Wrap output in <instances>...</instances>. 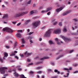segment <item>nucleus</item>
<instances>
[{
    "label": "nucleus",
    "mask_w": 78,
    "mask_h": 78,
    "mask_svg": "<svg viewBox=\"0 0 78 78\" xmlns=\"http://www.w3.org/2000/svg\"><path fill=\"white\" fill-rule=\"evenodd\" d=\"M21 24V23H18L17 25V26H20V24Z\"/></svg>",
    "instance_id": "nucleus-45"
},
{
    "label": "nucleus",
    "mask_w": 78,
    "mask_h": 78,
    "mask_svg": "<svg viewBox=\"0 0 78 78\" xmlns=\"http://www.w3.org/2000/svg\"><path fill=\"white\" fill-rule=\"evenodd\" d=\"M30 73H31L32 74H33L34 73V72L32 71H30Z\"/></svg>",
    "instance_id": "nucleus-48"
},
{
    "label": "nucleus",
    "mask_w": 78,
    "mask_h": 78,
    "mask_svg": "<svg viewBox=\"0 0 78 78\" xmlns=\"http://www.w3.org/2000/svg\"><path fill=\"white\" fill-rule=\"evenodd\" d=\"M29 42H30V43H31L32 44H33V41H32V40L31 39H30Z\"/></svg>",
    "instance_id": "nucleus-39"
},
{
    "label": "nucleus",
    "mask_w": 78,
    "mask_h": 78,
    "mask_svg": "<svg viewBox=\"0 0 78 78\" xmlns=\"http://www.w3.org/2000/svg\"><path fill=\"white\" fill-rule=\"evenodd\" d=\"M55 40V41H56V42H57V44H58V45H59V44H60V42H58V38H56Z\"/></svg>",
    "instance_id": "nucleus-18"
},
{
    "label": "nucleus",
    "mask_w": 78,
    "mask_h": 78,
    "mask_svg": "<svg viewBox=\"0 0 78 78\" xmlns=\"http://www.w3.org/2000/svg\"><path fill=\"white\" fill-rule=\"evenodd\" d=\"M39 23V21H36L32 23L33 27H37L38 26Z\"/></svg>",
    "instance_id": "nucleus-5"
},
{
    "label": "nucleus",
    "mask_w": 78,
    "mask_h": 78,
    "mask_svg": "<svg viewBox=\"0 0 78 78\" xmlns=\"http://www.w3.org/2000/svg\"><path fill=\"white\" fill-rule=\"evenodd\" d=\"M42 40V38H40L39 39V41H41Z\"/></svg>",
    "instance_id": "nucleus-63"
},
{
    "label": "nucleus",
    "mask_w": 78,
    "mask_h": 78,
    "mask_svg": "<svg viewBox=\"0 0 78 78\" xmlns=\"http://www.w3.org/2000/svg\"><path fill=\"white\" fill-rule=\"evenodd\" d=\"M8 14H5L2 17V19H5V18H7L8 17Z\"/></svg>",
    "instance_id": "nucleus-16"
},
{
    "label": "nucleus",
    "mask_w": 78,
    "mask_h": 78,
    "mask_svg": "<svg viewBox=\"0 0 78 78\" xmlns=\"http://www.w3.org/2000/svg\"><path fill=\"white\" fill-rule=\"evenodd\" d=\"M58 25L60 27H61L62 25V22H59L58 23Z\"/></svg>",
    "instance_id": "nucleus-29"
},
{
    "label": "nucleus",
    "mask_w": 78,
    "mask_h": 78,
    "mask_svg": "<svg viewBox=\"0 0 78 78\" xmlns=\"http://www.w3.org/2000/svg\"><path fill=\"white\" fill-rule=\"evenodd\" d=\"M58 78V76H52L51 77V78Z\"/></svg>",
    "instance_id": "nucleus-33"
},
{
    "label": "nucleus",
    "mask_w": 78,
    "mask_h": 78,
    "mask_svg": "<svg viewBox=\"0 0 78 78\" xmlns=\"http://www.w3.org/2000/svg\"><path fill=\"white\" fill-rule=\"evenodd\" d=\"M58 71V70H57V69L54 70V72H55V73H57Z\"/></svg>",
    "instance_id": "nucleus-38"
},
{
    "label": "nucleus",
    "mask_w": 78,
    "mask_h": 78,
    "mask_svg": "<svg viewBox=\"0 0 78 78\" xmlns=\"http://www.w3.org/2000/svg\"><path fill=\"white\" fill-rule=\"evenodd\" d=\"M48 72H51V69H48Z\"/></svg>",
    "instance_id": "nucleus-54"
},
{
    "label": "nucleus",
    "mask_w": 78,
    "mask_h": 78,
    "mask_svg": "<svg viewBox=\"0 0 78 78\" xmlns=\"http://www.w3.org/2000/svg\"><path fill=\"white\" fill-rule=\"evenodd\" d=\"M33 63H31L29 64V65L30 66H31V65H33Z\"/></svg>",
    "instance_id": "nucleus-60"
},
{
    "label": "nucleus",
    "mask_w": 78,
    "mask_h": 78,
    "mask_svg": "<svg viewBox=\"0 0 78 78\" xmlns=\"http://www.w3.org/2000/svg\"><path fill=\"white\" fill-rule=\"evenodd\" d=\"M54 33L55 34H59L61 33V30L60 29H57L54 31Z\"/></svg>",
    "instance_id": "nucleus-10"
},
{
    "label": "nucleus",
    "mask_w": 78,
    "mask_h": 78,
    "mask_svg": "<svg viewBox=\"0 0 78 78\" xmlns=\"http://www.w3.org/2000/svg\"><path fill=\"white\" fill-rule=\"evenodd\" d=\"M18 31L19 32H22V30H18Z\"/></svg>",
    "instance_id": "nucleus-53"
},
{
    "label": "nucleus",
    "mask_w": 78,
    "mask_h": 78,
    "mask_svg": "<svg viewBox=\"0 0 78 78\" xmlns=\"http://www.w3.org/2000/svg\"><path fill=\"white\" fill-rule=\"evenodd\" d=\"M51 21L52 22H53V23L54 22H55V19H52L51 20Z\"/></svg>",
    "instance_id": "nucleus-36"
},
{
    "label": "nucleus",
    "mask_w": 78,
    "mask_h": 78,
    "mask_svg": "<svg viewBox=\"0 0 78 78\" xmlns=\"http://www.w3.org/2000/svg\"><path fill=\"white\" fill-rule=\"evenodd\" d=\"M17 36L18 37H21V34L20 33L17 34Z\"/></svg>",
    "instance_id": "nucleus-21"
},
{
    "label": "nucleus",
    "mask_w": 78,
    "mask_h": 78,
    "mask_svg": "<svg viewBox=\"0 0 78 78\" xmlns=\"http://www.w3.org/2000/svg\"><path fill=\"white\" fill-rule=\"evenodd\" d=\"M4 58H3V59H5V58L6 57H8V54L6 52H5L4 54Z\"/></svg>",
    "instance_id": "nucleus-13"
},
{
    "label": "nucleus",
    "mask_w": 78,
    "mask_h": 78,
    "mask_svg": "<svg viewBox=\"0 0 78 78\" xmlns=\"http://www.w3.org/2000/svg\"><path fill=\"white\" fill-rule=\"evenodd\" d=\"M70 12H71V10H68L66 12L63 13L62 14V15L63 16H66V15H67V14H69V13H70Z\"/></svg>",
    "instance_id": "nucleus-7"
},
{
    "label": "nucleus",
    "mask_w": 78,
    "mask_h": 78,
    "mask_svg": "<svg viewBox=\"0 0 78 78\" xmlns=\"http://www.w3.org/2000/svg\"><path fill=\"white\" fill-rule=\"evenodd\" d=\"M5 70H8V68L6 67H3L0 68V71L1 73L4 74L5 73Z\"/></svg>",
    "instance_id": "nucleus-3"
},
{
    "label": "nucleus",
    "mask_w": 78,
    "mask_h": 78,
    "mask_svg": "<svg viewBox=\"0 0 78 78\" xmlns=\"http://www.w3.org/2000/svg\"><path fill=\"white\" fill-rule=\"evenodd\" d=\"M48 42H49V44H53V41H51L49 40L48 41Z\"/></svg>",
    "instance_id": "nucleus-26"
},
{
    "label": "nucleus",
    "mask_w": 78,
    "mask_h": 78,
    "mask_svg": "<svg viewBox=\"0 0 78 78\" xmlns=\"http://www.w3.org/2000/svg\"><path fill=\"white\" fill-rule=\"evenodd\" d=\"M28 13V12L27 11H25L24 12H21L16 15V16L20 17V16H24L25 14H27Z\"/></svg>",
    "instance_id": "nucleus-1"
},
{
    "label": "nucleus",
    "mask_w": 78,
    "mask_h": 78,
    "mask_svg": "<svg viewBox=\"0 0 78 78\" xmlns=\"http://www.w3.org/2000/svg\"><path fill=\"white\" fill-rule=\"evenodd\" d=\"M51 8H48L47 9V10H46V12H48V11H50V10H51Z\"/></svg>",
    "instance_id": "nucleus-23"
},
{
    "label": "nucleus",
    "mask_w": 78,
    "mask_h": 78,
    "mask_svg": "<svg viewBox=\"0 0 78 78\" xmlns=\"http://www.w3.org/2000/svg\"><path fill=\"white\" fill-rule=\"evenodd\" d=\"M41 73H42V71H39L37 72V74H41Z\"/></svg>",
    "instance_id": "nucleus-34"
},
{
    "label": "nucleus",
    "mask_w": 78,
    "mask_h": 78,
    "mask_svg": "<svg viewBox=\"0 0 78 78\" xmlns=\"http://www.w3.org/2000/svg\"><path fill=\"white\" fill-rule=\"evenodd\" d=\"M51 34V30H49L47 32L45 33V36L46 37H49L50 36V34Z\"/></svg>",
    "instance_id": "nucleus-4"
},
{
    "label": "nucleus",
    "mask_w": 78,
    "mask_h": 78,
    "mask_svg": "<svg viewBox=\"0 0 78 78\" xmlns=\"http://www.w3.org/2000/svg\"><path fill=\"white\" fill-rule=\"evenodd\" d=\"M35 6H36V4H34L33 5V7H35Z\"/></svg>",
    "instance_id": "nucleus-62"
},
{
    "label": "nucleus",
    "mask_w": 78,
    "mask_h": 78,
    "mask_svg": "<svg viewBox=\"0 0 78 78\" xmlns=\"http://www.w3.org/2000/svg\"><path fill=\"white\" fill-rule=\"evenodd\" d=\"M2 30L3 31H6L7 33H12V32H13L12 30L8 27H6L3 28Z\"/></svg>",
    "instance_id": "nucleus-2"
},
{
    "label": "nucleus",
    "mask_w": 78,
    "mask_h": 78,
    "mask_svg": "<svg viewBox=\"0 0 78 78\" xmlns=\"http://www.w3.org/2000/svg\"><path fill=\"white\" fill-rule=\"evenodd\" d=\"M73 20L74 22H77L78 21V20H77V19H76V18L73 19Z\"/></svg>",
    "instance_id": "nucleus-27"
},
{
    "label": "nucleus",
    "mask_w": 78,
    "mask_h": 78,
    "mask_svg": "<svg viewBox=\"0 0 78 78\" xmlns=\"http://www.w3.org/2000/svg\"><path fill=\"white\" fill-rule=\"evenodd\" d=\"M72 34V35H73L74 36H75V35H77V34H78L76 33H73Z\"/></svg>",
    "instance_id": "nucleus-32"
},
{
    "label": "nucleus",
    "mask_w": 78,
    "mask_h": 78,
    "mask_svg": "<svg viewBox=\"0 0 78 78\" xmlns=\"http://www.w3.org/2000/svg\"><path fill=\"white\" fill-rule=\"evenodd\" d=\"M51 65H52V66H55V63H54V62H51Z\"/></svg>",
    "instance_id": "nucleus-43"
},
{
    "label": "nucleus",
    "mask_w": 78,
    "mask_h": 78,
    "mask_svg": "<svg viewBox=\"0 0 78 78\" xmlns=\"http://www.w3.org/2000/svg\"><path fill=\"white\" fill-rule=\"evenodd\" d=\"M14 74H15V76L16 77H18L19 76V74L18 73H15Z\"/></svg>",
    "instance_id": "nucleus-24"
},
{
    "label": "nucleus",
    "mask_w": 78,
    "mask_h": 78,
    "mask_svg": "<svg viewBox=\"0 0 78 78\" xmlns=\"http://www.w3.org/2000/svg\"><path fill=\"white\" fill-rule=\"evenodd\" d=\"M64 70H67V72H68V73H69L70 72L69 69L67 68H64Z\"/></svg>",
    "instance_id": "nucleus-25"
},
{
    "label": "nucleus",
    "mask_w": 78,
    "mask_h": 78,
    "mask_svg": "<svg viewBox=\"0 0 78 78\" xmlns=\"http://www.w3.org/2000/svg\"><path fill=\"white\" fill-rule=\"evenodd\" d=\"M20 77L21 78H27L25 76L23 75L22 74L20 75Z\"/></svg>",
    "instance_id": "nucleus-20"
},
{
    "label": "nucleus",
    "mask_w": 78,
    "mask_h": 78,
    "mask_svg": "<svg viewBox=\"0 0 78 78\" xmlns=\"http://www.w3.org/2000/svg\"><path fill=\"white\" fill-rule=\"evenodd\" d=\"M50 13V12H49L47 13V15H49Z\"/></svg>",
    "instance_id": "nucleus-55"
},
{
    "label": "nucleus",
    "mask_w": 78,
    "mask_h": 78,
    "mask_svg": "<svg viewBox=\"0 0 78 78\" xmlns=\"http://www.w3.org/2000/svg\"><path fill=\"white\" fill-rule=\"evenodd\" d=\"M41 13H44V12H47V11H44V10H43L41 11Z\"/></svg>",
    "instance_id": "nucleus-30"
},
{
    "label": "nucleus",
    "mask_w": 78,
    "mask_h": 78,
    "mask_svg": "<svg viewBox=\"0 0 78 78\" xmlns=\"http://www.w3.org/2000/svg\"><path fill=\"white\" fill-rule=\"evenodd\" d=\"M4 2L5 3H6V4H8V2H6L5 1H4Z\"/></svg>",
    "instance_id": "nucleus-57"
},
{
    "label": "nucleus",
    "mask_w": 78,
    "mask_h": 78,
    "mask_svg": "<svg viewBox=\"0 0 78 78\" xmlns=\"http://www.w3.org/2000/svg\"><path fill=\"white\" fill-rule=\"evenodd\" d=\"M73 51V50H71L69 52V53H72Z\"/></svg>",
    "instance_id": "nucleus-40"
},
{
    "label": "nucleus",
    "mask_w": 78,
    "mask_h": 78,
    "mask_svg": "<svg viewBox=\"0 0 78 78\" xmlns=\"http://www.w3.org/2000/svg\"><path fill=\"white\" fill-rule=\"evenodd\" d=\"M34 33V32H30L29 33V35H31V34H33V33Z\"/></svg>",
    "instance_id": "nucleus-47"
},
{
    "label": "nucleus",
    "mask_w": 78,
    "mask_h": 78,
    "mask_svg": "<svg viewBox=\"0 0 78 78\" xmlns=\"http://www.w3.org/2000/svg\"><path fill=\"white\" fill-rule=\"evenodd\" d=\"M63 8H64L63 7H61L59 9H56V12H59V11H62Z\"/></svg>",
    "instance_id": "nucleus-9"
},
{
    "label": "nucleus",
    "mask_w": 78,
    "mask_h": 78,
    "mask_svg": "<svg viewBox=\"0 0 78 78\" xmlns=\"http://www.w3.org/2000/svg\"><path fill=\"white\" fill-rule=\"evenodd\" d=\"M32 54H33L32 52L28 53V51H26V52L24 53V54L26 55V56L27 57L29 56H30V55H32Z\"/></svg>",
    "instance_id": "nucleus-6"
},
{
    "label": "nucleus",
    "mask_w": 78,
    "mask_h": 78,
    "mask_svg": "<svg viewBox=\"0 0 78 78\" xmlns=\"http://www.w3.org/2000/svg\"><path fill=\"white\" fill-rule=\"evenodd\" d=\"M17 53V51H15L14 52V53Z\"/></svg>",
    "instance_id": "nucleus-64"
},
{
    "label": "nucleus",
    "mask_w": 78,
    "mask_h": 78,
    "mask_svg": "<svg viewBox=\"0 0 78 78\" xmlns=\"http://www.w3.org/2000/svg\"><path fill=\"white\" fill-rule=\"evenodd\" d=\"M26 39L27 40L30 39V36H28L26 37Z\"/></svg>",
    "instance_id": "nucleus-35"
},
{
    "label": "nucleus",
    "mask_w": 78,
    "mask_h": 78,
    "mask_svg": "<svg viewBox=\"0 0 78 78\" xmlns=\"http://www.w3.org/2000/svg\"><path fill=\"white\" fill-rule=\"evenodd\" d=\"M6 38L7 39H9V38H10V37H7Z\"/></svg>",
    "instance_id": "nucleus-61"
},
{
    "label": "nucleus",
    "mask_w": 78,
    "mask_h": 78,
    "mask_svg": "<svg viewBox=\"0 0 78 78\" xmlns=\"http://www.w3.org/2000/svg\"><path fill=\"white\" fill-rule=\"evenodd\" d=\"M27 62H30V59H29V58H28L27 59Z\"/></svg>",
    "instance_id": "nucleus-52"
},
{
    "label": "nucleus",
    "mask_w": 78,
    "mask_h": 78,
    "mask_svg": "<svg viewBox=\"0 0 78 78\" xmlns=\"http://www.w3.org/2000/svg\"><path fill=\"white\" fill-rule=\"evenodd\" d=\"M20 56L21 57V58H23L24 55L23 54H20Z\"/></svg>",
    "instance_id": "nucleus-37"
},
{
    "label": "nucleus",
    "mask_w": 78,
    "mask_h": 78,
    "mask_svg": "<svg viewBox=\"0 0 78 78\" xmlns=\"http://www.w3.org/2000/svg\"><path fill=\"white\" fill-rule=\"evenodd\" d=\"M57 74H59V73H60V72H59V71H58L57 72Z\"/></svg>",
    "instance_id": "nucleus-59"
},
{
    "label": "nucleus",
    "mask_w": 78,
    "mask_h": 78,
    "mask_svg": "<svg viewBox=\"0 0 78 78\" xmlns=\"http://www.w3.org/2000/svg\"><path fill=\"white\" fill-rule=\"evenodd\" d=\"M16 21L12 22V23H13V24H14V25L16 24Z\"/></svg>",
    "instance_id": "nucleus-51"
},
{
    "label": "nucleus",
    "mask_w": 78,
    "mask_h": 78,
    "mask_svg": "<svg viewBox=\"0 0 78 78\" xmlns=\"http://www.w3.org/2000/svg\"><path fill=\"white\" fill-rule=\"evenodd\" d=\"M21 41L23 44H24V43H25V40H24V39H22Z\"/></svg>",
    "instance_id": "nucleus-31"
},
{
    "label": "nucleus",
    "mask_w": 78,
    "mask_h": 78,
    "mask_svg": "<svg viewBox=\"0 0 78 78\" xmlns=\"http://www.w3.org/2000/svg\"><path fill=\"white\" fill-rule=\"evenodd\" d=\"M46 27H44L41 28L42 30H44V29H45Z\"/></svg>",
    "instance_id": "nucleus-46"
},
{
    "label": "nucleus",
    "mask_w": 78,
    "mask_h": 78,
    "mask_svg": "<svg viewBox=\"0 0 78 78\" xmlns=\"http://www.w3.org/2000/svg\"><path fill=\"white\" fill-rule=\"evenodd\" d=\"M78 73V71H76L73 73Z\"/></svg>",
    "instance_id": "nucleus-44"
},
{
    "label": "nucleus",
    "mask_w": 78,
    "mask_h": 78,
    "mask_svg": "<svg viewBox=\"0 0 78 78\" xmlns=\"http://www.w3.org/2000/svg\"><path fill=\"white\" fill-rule=\"evenodd\" d=\"M17 46V43H16L14 44V47H16Z\"/></svg>",
    "instance_id": "nucleus-56"
},
{
    "label": "nucleus",
    "mask_w": 78,
    "mask_h": 78,
    "mask_svg": "<svg viewBox=\"0 0 78 78\" xmlns=\"http://www.w3.org/2000/svg\"><path fill=\"white\" fill-rule=\"evenodd\" d=\"M62 39H64L65 41L66 42H69V41H70V39H69V38H66L64 37H62Z\"/></svg>",
    "instance_id": "nucleus-8"
},
{
    "label": "nucleus",
    "mask_w": 78,
    "mask_h": 78,
    "mask_svg": "<svg viewBox=\"0 0 78 78\" xmlns=\"http://www.w3.org/2000/svg\"><path fill=\"white\" fill-rule=\"evenodd\" d=\"M36 11H37L36 10H33L31 11L30 12V14L31 15H32V14H35V12H36Z\"/></svg>",
    "instance_id": "nucleus-11"
},
{
    "label": "nucleus",
    "mask_w": 78,
    "mask_h": 78,
    "mask_svg": "<svg viewBox=\"0 0 78 78\" xmlns=\"http://www.w3.org/2000/svg\"><path fill=\"white\" fill-rule=\"evenodd\" d=\"M30 22H31V20H26L25 23L26 24H28V23H30Z\"/></svg>",
    "instance_id": "nucleus-17"
},
{
    "label": "nucleus",
    "mask_w": 78,
    "mask_h": 78,
    "mask_svg": "<svg viewBox=\"0 0 78 78\" xmlns=\"http://www.w3.org/2000/svg\"><path fill=\"white\" fill-rule=\"evenodd\" d=\"M78 64L77 63H76L74 65H73L74 67H76V66H77Z\"/></svg>",
    "instance_id": "nucleus-41"
},
{
    "label": "nucleus",
    "mask_w": 78,
    "mask_h": 78,
    "mask_svg": "<svg viewBox=\"0 0 78 78\" xmlns=\"http://www.w3.org/2000/svg\"><path fill=\"white\" fill-rule=\"evenodd\" d=\"M49 58V57L48 56H46L45 57H44L43 58H40V60H44V59H48Z\"/></svg>",
    "instance_id": "nucleus-12"
},
{
    "label": "nucleus",
    "mask_w": 78,
    "mask_h": 78,
    "mask_svg": "<svg viewBox=\"0 0 78 78\" xmlns=\"http://www.w3.org/2000/svg\"><path fill=\"white\" fill-rule=\"evenodd\" d=\"M42 62H37L36 63V65H38V64H41V63H42Z\"/></svg>",
    "instance_id": "nucleus-28"
},
{
    "label": "nucleus",
    "mask_w": 78,
    "mask_h": 78,
    "mask_svg": "<svg viewBox=\"0 0 78 78\" xmlns=\"http://www.w3.org/2000/svg\"><path fill=\"white\" fill-rule=\"evenodd\" d=\"M63 31L64 32H67V29H66V27H64L63 28Z\"/></svg>",
    "instance_id": "nucleus-19"
},
{
    "label": "nucleus",
    "mask_w": 78,
    "mask_h": 78,
    "mask_svg": "<svg viewBox=\"0 0 78 78\" xmlns=\"http://www.w3.org/2000/svg\"><path fill=\"white\" fill-rule=\"evenodd\" d=\"M15 55V53L14 52H12L10 55V56H14Z\"/></svg>",
    "instance_id": "nucleus-22"
},
{
    "label": "nucleus",
    "mask_w": 78,
    "mask_h": 78,
    "mask_svg": "<svg viewBox=\"0 0 78 78\" xmlns=\"http://www.w3.org/2000/svg\"><path fill=\"white\" fill-rule=\"evenodd\" d=\"M42 8H43V7H40L39 8V9H42Z\"/></svg>",
    "instance_id": "nucleus-58"
},
{
    "label": "nucleus",
    "mask_w": 78,
    "mask_h": 78,
    "mask_svg": "<svg viewBox=\"0 0 78 78\" xmlns=\"http://www.w3.org/2000/svg\"><path fill=\"white\" fill-rule=\"evenodd\" d=\"M64 56V55H62L60 56H58V58H56V60H58V59H59L60 58H62V57H63Z\"/></svg>",
    "instance_id": "nucleus-15"
},
{
    "label": "nucleus",
    "mask_w": 78,
    "mask_h": 78,
    "mask_svg": "<svg viewBox=\"0 0 78 78\" xmlns=\"http://www.w3.org/2000/svg\"><path fill=\"white\" fill-rule=\"evenodd\" d=\"M15 58L16 59H19V57L17 56H15Z\"/></svg>",
    "instance_id": "nucleus-42"
},
{
    "label": "nucleus",
    "mask_w": 78,
    "mask_h": 78,
    "mask_svg": "<svg viewBox=\"0 0 78 78\" xmlns=\"http://www.w3.org/2000/svg\"><path fill=\"white\" fill-rule=\"evenodd\" d=\"M5 47L6 48H9V46H5Z\"/></svg>",
    "instance_id": "nucleus-49"
},
{
    "label": "nucleus",
    "mask_w": 78,
    "mask_h": 78,
    "mask_svg": "<svg viewBox=\"0 0 78 78\" xmlns=\"http://www.w3.org/2000/svg\"><path fill=\"white\" fill-rule=\"evenodd\" d=\"M56 24H57V22H55V23H54L53 24V25H56Z\"/></svg>",
    "instance_id": "nucleus-50"
},
{
    "label": "nucleus",
    "mask_w": 78,
    "mask_h": 78,
    "mask_svg": "<svg viewBox=\"0 0 78 78\" xmlns=\"http://www.w3.org/2000/svg\"><path fill=\"white\" fill-rule=\"evenodd\" d=\"M31 0H30L29 1L27 2V3L25 4V5L27 6H28V5H30L31 3Z\"/></svg>",
    "instance_id": "nucleus-14"
}]
</instances>
